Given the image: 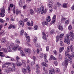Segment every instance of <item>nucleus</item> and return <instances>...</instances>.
Listing matches in <instances>:
<instances>
[{
  "label": "nucleus",
  "instance_id": "obj_64",
  "mask_svg": "<svg viewBox=\"0 0 74 74\" xmlns=\"http://www.w3.org/2000/svg\"><path fill=\"white\" fill-rule=\"evenodd\" d=\"M53 55H51L50 58V60H52V59H53Z\"/></svg>",
  "mask_w": 74,
  "mask_h": 74
},
{
  "label": "nucleus",
  "instance_id": "obj_29",
  "mask_svg": "<svg viewBox=\"0 0 74 74\" xmlns=\"http://www.w3.org/2000/svg\"><path fill=\"white\" fill-rule=\"evenodd\" d=\"M4 52H0V56H1V57H4V55H3Z\"/></svg>",
  "mask_w": 74,
  "mask_h": 74
},
{
  "label": "nucleus",
  "instance_id": "obj_46",
  "mask_svg": "<svg viewBox=\"0 0 74 74\" xmlns=\"http://www.w3.org/2000/svg\"><path fill=\"white\" fill-rule=\"evenodd\" d=\"M67 19V18L63 17L61 19V21H65V20H66Z\"/></svg>",
  "mask_w": 74,
  "mask_h": 74
},
{
  "label": "nucleus",
  "instance_id": "obj_37",
  "mask_svg": "<svg viewBox=\"0 0 74 74\" xmlns=\"http://www.w3.org/2000/svg\"><path fill=\"white\" fill-rule=\"evenodd\" d=\"M58 7H60L61 6V4L59 2H57V3Z\"/></svg>",
  "mask_w": 74,
  "mask_h": 74
},
{
  "label": "nucleus",
  "instance_id": "obj_1",
  "mask_svg": "<svg viewBox=\"0 0 74 74\" xmlns=\"http://www.w3.org/2000/svg\"><path fill=\"white\" fill-rule=\"evenodd\" d=\"M70 51H71V52H73L74 51V47H73V46L72 45H71L70 47L68 46L67 47V51H65V56H66L70 59L69 61L71 62L72 61V58L71 57V56L68 54L69 52H70Z\"/></svg>",
  "mask_w": 74,
  "mask_h": 74
},
{
  "label": "nucleus",
  "instance_id": "obj_22",
  "mask_svg": "<svg viewBox=\"0 0 74 74\" xmlns=\"http://www.w3.org/2000/svg\"><path fill=\"white\" fill-rule=\"evenodd\" d=\"M3 51V52H7V49L5 48H2L0 50L1 51Z\"/></svg>",
  "mask_w": 74,
  "mask_h": 74
},
{
  "label": "nucleus",
  "instance_id": "obj_55",
  "mask_svg": "<svg viewBox=\"0 0 74 74\" xmlns=\"http://www.w3.org/2000/svg\"><path fill=\"white\" fill-rule=\"evenodd\" d=\"M56 71L57 73H59V71H60V70H59V69L58 68H56Z\"/></svg>",
  "mask_w": 74,
  "mask_h": 74
},
{
  "label": "nucleus",
  "instance_id": "obj_39",
  "mask_svg": "<svg viewBox=\"0 0 74 74\" xmlns=\"http://www.w3.org/2000/svg\"><path fill=\"white\" fill-rule=\"evenodd\" d=\"M63 6L64 8H67V4L64 3L63 5Z\"/></svg>",
  "mask_w": 74,
  "mask_h": 74
},
{
  "label": "nucleus",
  "instance_id": "obj_53",
  "mask_svg": "<svg viewBox=\"0 0 74 74\" xmlns=\"http://www.w3.org/2000/svg\"><path fill=\"white\" fill-rule=\"evenodd\" d=\"M44 24L45 25H48V23L47 21H45V22H44Z\"/></svg>",
  "mask_w": 74,
  "mask_h": 74
},
{
  "label": "nucleus",
  "instance_id": "obj_33",
  "mask_svg": "<svg viewBox=\"0 0 74 74\" xmlns=\"http://www.w3.org/2000/svg\"><path fill=\"white\" fill-rule=\"evenodd\" d=\"M40 69V66L38 64H37L36 65V70H39Z\"/></svg>",
  "mask_w": 74,
  "mask_h": 74
},
{
  "label": "nucleus",
  "instance_id": "obj_24",
  "mask_svg": "<svg viewBox=\"0 0 74 74\" xmlns=\"http://www.w3.org/2000/svg\"><path fill=\"white\" fill-rule=\"evenodd\" d=\"M18 4L19 5V6L20 7L22 6V1L21 0H20L19 2H18Z\"/></svg>",
  "mask_w": 74,
  "mask_h": 74
},
{
  "label": "nucleus",
  "instance_id": "obj_51",
  "mask_svg": "<svg viewBox=\"0 0 74 74\" xmlns=\"http://www.w3.org/2000/svg\"><path fill=\"white\" fill-rule=\"evenodd\" d=\"M65 23L66 25H68L69 23V20H67L65 21Z\"/></svg>",
  "mask_w": 74,
  "mask_h": 74
},
{
  "label": "nucleus",
  "instance_id": "obj_21",
  "mask_svg": "<svg viewBox=\"0 0 74 74\" xmlns=\"http://www.w3.org/2000/svg\"><path fill=\"white\" fill-rule=\"evenodd\" d=\"M7 49L8 51L9 52H11V51H12V50H11V48L10 46H8L7 47Z\"/></svg>",
  "mask_w": 74,
  "mask_h": 74
},
{
  "label": "nucleus",
  "instance_id": "obj_52",
  "mask_svg": "<svg viewBox=\"0 0 74 74\" xmlns=\"http://www.w3.org/2000/svg\"><path fill=\"white\" fill-rule=\"evenodd\" d=\"M47 54H44L43 56H44V58L45 59H46V58H47Z\"/></svg>",
  "mask_w": 74,
  "mask_h": 74
},
{
  "label": "nucleus",
  "instance_id": "obj_10",
  "mask_svg": "<svg viewBox=\"0 0 74 74\" xmlns=\"http://www.w3.org/2000/svg\"><path fill=\"white\" fill-rule=\"evenodd\" d=\"M6 44L7 45H8V46H10V47H12L14 46V43H11L10 44L8 42H7L6 43Z\"/></svg>",
  "mask_w": 74,
  "mask_h": 74
},
{
  "label": "nucleus",
  "instance_id": "obj_50",
  "mask_svg": "<svg viewBox=\"0 0 74 74\" xmlns=\"http://www.w3.org/2000/svg\"><path fill=\"white\" fill-rule=\"evenodd\" d=\"M1 42H2L3 43H4L5 42V39L3 38L1 40Z\"/></svg>",
  "mask_w": 74,
  "mask_h": 74
},
{
  "label": "nucleus",
  "instance_id": "obj_6",
  "mask_svg": "<svg viewBox=\"0 0 74 74\" xmlns=\"http://www.w3.org/2000/svg\"><path fill=\"white\" fill-rule=\"evenodd\" d=\"M69 34L71 38L73 39L72 40H73V39H74V33L73 34V31L72 30L69 32Z\"/></svg>",
  "mask_w": 74,
  "mask_h": 74
},
{
  "label": "nucleus",
  "instance_id": "obj_7",
  "mask_svg": "<svg viewBox=\"0 0 74 74\" xmlns=\"http://www.w3.org/2000/svg\"><path fill=\"white\" fill-rule=\"evenodd\" d=\"M41 9L42 10V14H45L46 13V12H47V9H45L44 10V6L42 5L41 6Z\"/></svg>",
  "mask_w": 74,
  "mask_h": 74
},
{
  "label": "nucleus",
  "instance_id": "obj_35",
  "mask_svg": "<svg viewBox=\"0 0 74 74\" xmlns=\"http://www.w3.org/2000/svg\"><path fill=\"white\" fill-rule=\"evenodd\" d=\"M20 53L22 56H25V53H24L23 50H21L20 51Z\"/></svg>",
  "mask_w": 74,
  "mask_h": 74
},
{
  "label": "nucleus",
  "instance_id": "obj_11",
  "mask_svg": "<svg viewBox=\"0 0 74 74\" xmlns=\"http://www.w3.org/2000/svg\"><path fill=\"white\" fill-rule=\"evenodd\" d=\"M23 66L25 67H27V69L28 70V73H30V67L29 66H26V64L25 63L23 64Z\"/></svg>",
  "mask_w": 74,
  "mask_h": 74
},
{
  "label": "nucleus",
  "instance_id": "obj_30",
  "mask_svg": "<svg viewBox=\"0 0 74 74\" xmlns=\"http://www.w3.org/2000/svg\"><path fill=\"white\" fill-rule=\"evenodd\" d=\"M47 6L49 8H51L52 7V5L51 4L49 3H48L47 4Z\"/></svg>",
  "mask_w": 74,
  "mask_h": 74
},
{
  "label": "nucleus",
  "instance_id": "obj_56",
  "mask_svg": "<svg viewBox=\"0 0 74 74\" xmlns=\"http://www.w3.org/2000/svg\"><path fill=\"white\" fill-rule=\"evenodd\" d=\"M12 65L13 66V69H15V64L14 63H12Z\"/></svg>",
  "mask_w": 74,
  "mask_h": 74
},
{
  "label": "nucleus",
  "instance_id": "obj_59",
  "mask_svg": "<svg viewBox=\"0 0 74 74\" xmlns=\"http://www.w3.org/2000/svg\"><path fill=\"white\" fill-rule=\"evenodd\" d=\"M42 56H43V53H41L40 54L39 57L42 58Z\"/></svg>",
  "mask_w": 74,
  "mask_h": 74
},
{
  "label": "nucleus",
  "instance_id": "obj_5",
  "mask_svg": "<svg viewBox=\"0 0 74 74\" xmlns=\"http://www.w3.org/2000/svg\"><path fill=\"white\" fill-rule=\"evenodd\" d=\"M5 12V9L4 7L2 8V9L1 10V12L0 13V16L1 17H4L5 16V14H4V13Z\"/></svg>",
  "mask_w": 74,
  "mask_h": 74
},
{
  "label": "nucleus",
  "instance_id": "obj_2",
  "mask_svg": "<svg viewBox=\"0 0 74 74\" xmlns=\"http://www.w3.org/2000/svg\"><path fill=\"white\" fill-rule=\"evenodd\" d=\"M6 65L8 66H9L10 65V62H6L4 64L2 65V68H4V67H7V70H5V72L6 73H9L10 72V71H13V69L11 68V67L6 66Z\"/></svg>",
  "mask_w": 74,
  "mask_h": 74
},
{
  "label": "nucleus",
  "instance_id": "obj_17",
  "mask_svg": "<svg viewBox=\"0 0 74 74\" xmlns=\"http://www.w3.org/2000/svg\"><path fill=\"white\" fill-rule=\"evenodd\" d=\"M16 64L17 66H21L22 65V63L20 62L17 61L16 63Z\"/></svg>",
  "mask_w": 74,
  "mask_h": 74
},
{
  "label": "nucleus",
  "instance_id": "obj_15",
  "mask_svg": "<svg viewBox=\"0 0 74 74\" xmlns=\"http://www.w3.org/2000/svg\"><path fill=\"white\" fill-rule=\"evenodd\" d=\"M31 51V50L29 48L26 49H25V52L26 53H28Z\"/></svg>",
  "mask_w": 74,
  "mask_h": 74
},
{
  "label": "nucleus",
  "instance_id": "obj_48",
  "mask_svg": "<svg viewBox=\"0 0 74 74\" xmlns=\"http://www.w3.org/2000/svg\"><path fill=\"white\" fill-rule=\"evenodd\" d=\"M48 2L50 3H51V4H53V2L52 0H49L48 1Z\"/></svg>",
  "mask_w": 74,
  "mask_h": 74
},
{
  "label": "nucleus",
  "instance_id": "obj_61",
  "mask_svg": "<svg viewBox=\"0 0 74 74\" xmlns=\"http://www.w3.org/2000/svg\"><path fill=\"white\" fill-rule=\"evenodd\" d=\"M56 41L57 42H58V41H59V37L58 36H56Z\"/></svg>",
  "mask_w": 74,
  "mask_h": 74
},
{
  "label": "nucleus",
  "instance_id": "obj_20",
  "mask_svg": "<svg viewBox=\"0 0 74 74\" xmlns=\"http://www.w3.org/2000/svg\"><path fill=\"white\" fill-rule=\"evenodd\" d=\"M64 49V47H60L59 49V52L60 53H62V51H63Z\"/></svg>",
  "mask_w": 74,
  "mask_h": 74
},
{
  "label": "nucleus",
  "instance_id": "obj_26",
  "mask_svg": "<svg viewBox=\"0 0 74 74\" xmlns=\"http://www.w3.org/2000/svg\"><path fill=\"white\" fill-rule=\"evenodd\" d=\"M30 13L32 15H33L34 14V12L33 9H31L30 10Z\"/></svg>",
  "mask_w": 74,
  "mask_h": 74
},
{
  "label": "nucleus",
  "instance_id": "obj_40",
  "mask_svg": "<svg viewBox=\"0 0 74 74\" xmlns=\"http://www.w3.org/2000/svg\"><path fill=\"white\" fill-rule=\"evenodd\" d=\"M49 51V47L48 46H47L46 48V51L47 52H48Z\"/></svg>",
  "mask_w": 74,
  "mask_h": 74
},
{
  "label": "nucleus",
  "instance_id": "obj_28",
  "mask_svg": "<svg viewBox=\"0 0 74 74\" xmlns=\"http://www.w3.org/2000/svg\"><path fill=\"white\" fill-rule=\"evenodd\" d=\"M35 45L36 47H38V48H39L40 47V43H35Z\"/></svg>",
  "mask_w": 74,
  "mask_h": 74
},
{
  "label": "nucleus",
  "instance_id": "obj_16",
  "mask_svg": "<svg viewBox=\"0 0 74 74\" xmlns=\"http://www.w3.org/2000/svg\"><path fill=\"white\" fill-rule=\"evenodd\" d=\"M27 24L28 26H32L33 25V21H32L31 22V24L30 23V22L29 21L27 22Z\"/></svg>",
  "mask_w": 74,
  "mask_h": 74
},
{
  "label": "nucleus",
  "instance_id": "obj_57",
  "mask_svg": "<svg viewBox=\"0 0 74 74\" xmlns=\"http://www.w3.org/2000/svg\"><path fill=\"white\" fill-rule=\"evenodd\" d=\"M71 55V57H72V58H74V52L72 53Z\"/></svg>",
  "mask_w": 74,
  "mask_h": 74
},
{
  "label": "nucleus",
  "instance_id": "obj_13",
  "mask_svg": "<svg viewBox=\"0 0 74 74\" xmlns=\"http://www.w3.org/2000/svg\"><path fill=\"white\" fill-rule=\"evenodd\" d=\"M18 25H19L20 27H23L24 25V23L23 21H20L19 22Z\"/></svg>",
  "mask_w": 74,
  "mask_h": 74
},
{
  "label": "nucleus",
  "instance_id": "obj_4",
  "mask_svg": "<svg viewBox=\"0 0 74 74\" xmlns=\"http://www.w3.org/2000/svg\"><path fill=\"white\" fill-rule=\"evenodd\" d=\"M23 33L25 35V37H26L27 39V41L29 42H30V37L28 36H27V33H26V32H24V31H23V29H22L20 31V34L21 35H23Z\"/></svg>",
  "mask_w": 74,
  "mask_h": 74
},
{
  "label": "nucleus",
  "instance_id": "obj_19",
  "mask_svg": "<svg viewBox=\"0 0 74 74\" xmlns=\"http://www.w3.org/2000/svg\"><path fill=\"white\" fill-rule=\"evenodd\" d=\"M63 37H64V34H60L59 36L60 40H62V38H63Z\"/></svg>",
  "mask_w": 74,
  "mask_h": 74
},
{
  "label": "nucleus",
  "instance_id": "obj_36",
  "mask_svg": "<svg viewBox=\"0 0 74 74\" xmlns=\"http://www.w3.org/2000/svg\"><path fill=\"white\" fill-rule=\"evenodd\" d=\"M15 42H16V43H17V44H19L20 43V41H19V40L18 39H16L15 40Z\"/></svg>",
  "mask_w": 74,
  "mask_h": 74
},
{
  "label": "nucleus",
  "instance_id": "obj_23",
  "mask_svg": "<svg viewBox=\"0 0 74 74\" xmlns=\"http://www.w3.org/2000/svg\"><path fill=\"white\" fill-rule=\"evenodd\" d=\"M41 64L42 66H44L45 67H47V66H48V64H46L45 62H42L41 63Z\"/></svg>",
  "mask_w": 74,
  "mask_h": 74
},
{
  "label": "nucleus",
  "instance_id": "obj_44",
  "mask_svg": "<svg viewBox=\"0 0 74 74\" xmlns=\"http://www.w3.org/2000/svg\"><path fill=\"white\" fill-rule=\"evenodd\" d=\"M35 64V61H32L31 62V64L32 66H33Z\"/></svg>",
  "mask_w": 74,
  "mask_h": 74
},
{
  "label": "nucleus",
  "instance_id": "obj_14",
  "mask_svg": "<svg viewBox=\"0 0 74 74\" xmlns=\"http://www.w3.org/2000/svg\"><path fill=\"white\" fill-rule=\"evenodd\" d=\"M42 34L43 35L42 38L44 40H46L47 39V37L46 36V35H45V34L44 32H43L42 33Z\"/></svg>",
  "mask_w": 74,
  "mask_h": 74
},
{
  "label": "nucleus",
  "instance_id": "obj_18",
  "mask_svg": "<svg viewBox=\"0 0 74 74\" xmlns=\"http://www.w3.org/2000/svg\"><path fill=\"white\" fill-rule=\"evenodd\" d=\"M37 11L39 13L41 12V14H42V10H41V6L40 7V8H38L37 9Z\"/></svg>",
  "mask_w": 74,
  "mask_h": 74
},
{
  "label": "nucleus",
  "instance_id": "obj_58",
  "mask_svg": "<svg viewBox=\"0 0 74 74\" xmlns=\"http://www.w3.org/2000/svg\"><path fill=\"white\" fill-rule=\"evenodd\" d=\"M55 22V20L54 19H53L51 22V24L52 25V23H53Z\"/></svg>",
  "mask_w": 74,
  "mask_h": 74
},
{
  "label": "nucleus",
  "instance_id": "obj_32",
  "mask_svg": "<svg viewBox=\"0 0 74 74\" xmlns=\"http://www.w3.org/2000/svg\"><path fill=\"white\" fill-rule=\"evenodd\" d=\"M47 22H50L51 21V18H50V16H49L47 18Z\"/></svg>",
  "mask_w": 74,
  "mask_h": 74
},
{
  "label": "nucleus",
  "instance_id": "obj_47",
  "mask_svg": "<svg viewBox=\"0 0 74 74\" xmlns=\"http://www.w3.org/2000/svg\"><path fill=\"white\" fill-rule=\"evenodd\" d=\"M36 50L34 49L32 51L33 54L34 55H35L36 54Z\"/></svg>",
  "mask_w": 74,
  "mask_h": 74
},
{
  "label": "nucleus",
  "instance_id": "obj_31",
  "mask_svg": "<svg viewBox=\"0 0 74 74\" xmlns=\"http://www.w3.org/2000/svg\"><path fill=\"white\" fill-rule=\"evenodd\" d=\"M58 28L60 30H63V27L61 25H59L58 27Z\"/></svg>",
  "mask_w": 74,
  "mask_h": 74
},
{
  "label": "nucleus",
  "instance_id": "obj_45",
  "mask_svg": "<svg viewBox=\"0 0 74 74\" xmlns=\"http://www.w3.org/2000/svg\"><path fill=\"white\" fill-rule=\"evenodd\" d=\"M54 31L53 30H51L50 32V34H53V33H54Z\"/></svg>",
  "mask_w": 74,
  "mask_h": 74
},
{
  "label": "nucleus",
  "instance_id": "obj_25",
  "mask_svg": "<svg viewBox=\"0 0 74 74\" xmlns=\"http://www.w3.org/2000/svg\"><path fill=\"white\" fill-rule=\"evenodd\" d=\"M21 70L22 72L23 73H26V71H27V70L25 68H22Z\"/></svg>",
  "mask_w": 74,
  "mask_h": 74
},
{
  "label": "nucleus",
  "instance_id": "obj_42",
  "mask_svg": "<svg viewBox=\"0 0 74 74\" xmlns=\"http://www.w3.org/2000/svg\"><path fill=\"white\" fill-rule=\"evenodd\" d=\"M37 40V38H35L33 39V41L34 42H36Z\"/></svg>",
  "mask_w": 74,
  "mask_h": 74
},
{
  "label": "nucleus",
  "instance_id": "obj_27",
  "mask_svg": "<svg viewBox=\"0 0 74 74\" xmlns=\"http://www.w3.org/2000/svg\"><path fill=\"white\" fill-rule=\"evenodd\" d=\"M16 14H21V11H19L18 10L16 9Z\"/></svg>",
  "mask_w": 74,
  "mask_h": 74
},
{
  "label": "nucleus",
  "instance_id": "obj_12",
  "mask_svg": "<svg viewBox=\"0 0 74 74\" xmlns=\"http://www.w3.org/2000/svg\"><path fill=\"white\" fill-rule=\"evenodd\" d=\"M51 70H49V72L50 74H53V73L55 74V70L53 68H51Z\"/></svg>",
  "mask_w": 74,
  "mask_h": 74
},
{
  "label": "nucleus",
  "instance_id": "obj_41",
  "mask_svg": "<svg viewBox=\"0 0 74 74\" xmlns=\"http://www.w3.org/2000/svg\"><path fill=\"white\" fill-rule=\"evenodd\" d=\"M53 63L56 66H58V62H57V61H54L53 62Z\"/></svg>",
  "mask_w": 74,
  "mask_h": 74
},
{
  "label": "nucleus",
  "instance_id": "obj_62",
  "mask_svg": "<svg viewBox=\"0 0 74 74\" xmlns=\"http://www.w3.org/2000/svg\"><path fill=\"white\" fill-rule=\"evenodd\" d=\"M12 28V25L10 24L8 27L9 29H11Z\"/></svg>",
  "mask_w": 74,
  "mask_h": 74
},
{
  "label": "nucleus",
  "instance_id": "obj_38",
  "mask_svg": "<svg viewBox=\"0 0 74 74\" xmlns=\"http://www.w3.org/2000/svg\"><path fill=\"white\" fill-rule=\"evenodd\" d=\"M34 30H37V28H38V26L37 25H35L34 27Z\"/></svg>",
  "mask_w": 74,
  "mask_h": 74
},
{
  "label": "nucleus",
  "instance_id": "obj_63",
  "mask_svg": "<svg viewBox=\"0 0 74 74\" xmlns=\"http://www.w3.org/2000/svg\"><path fill=\"white\" fill-rule=\"evenodd\" d=\"M0 21L1 23H4V20H3V19H0Z\"/></svg>",
  "mask_w": 74,
  "mask_h": 74
},
{
  "label": "nucleus",
  "instance_id": "obj_60",
  "mask_svg": "<svg viewBox=\"0 0 74 74\" xmlns=\"http://www.w3.org/2000/svg\"><path fill=\"white\" fill-rule=\"evenodd\" d=\"M16 60L17 61H18V60H19V59H20V58H19V57L18 56L16 57Z\"/></svg>",
  "mask_w": 74,
  "mask_h": 74
},
{
  "label": "nucleus",
  "instance_id": "obj_3",
  "mask_svg": "<svg viewBox=\"0 0 74 74\" xmlns=\"http://www.w3.org/2000/svg\"><path fill=\"white\" fill-rule=\"evenodd\" d=\"M65 59V60H64L62 63V65H63V66H64L65 67H67L68 65V64H69V61L70 63H71V62H72V61L70 62V59H69V58L68 57H66Z\"/></svg>",
  "mask_w": 74,
  "mask_h": 74
},
{
  "label": "nucleus",
  "instance_id": "obj_8",
  "mask_svg": "<svg viewBox=\"0 0 74 74\" xmlns=\"http://www.w3.org/2000/svg\"><path fill=\"white\" fill-rule=\"evenodd\" d=\"M19 46L18 45L16 44V45L15 46H14L13 47H12V49L13 51H16L17 49V48H18Z\"/></svg>",
  "mask_w": 74,
  "mask_h": 74
},
{
  "label": "nucleus",
  "instance_id": "obj_34",
  "mask_svg": "<svg viewBox=\"0 0 74 74\" xmlns=\"http://www.w3.org/2000/svg\"><path fill=\"white\" fill-rule=\"evenodd\" d=\"M58 58L59 60H61L62 59V55L60 54H59L58 56Z\"/></svg>",
  "mask_w": 74,
  "mask_h": 74
},
{
  "label": "nucleus",
  "instance_id": "obj_43",
  "mask_svg": "<svg viewBox=\"0 0 74 74\" xmlns=\"http://www.w3.org/2000/svg\"><path fill=\"white\" fill-rule=\"evenodd\" d=\"M72 29V27H71V25H69L68 27V29L69 30H71Z\"/></svg>",
  "mask_w": 74,
  "mask_h": 74
},
{
  "label": "nucleus",
  "instance_id": "obj_49",
  "mask_svg": "<svg viewBox=\"0 0 74 74\" xmlns=\"http://www.w3.org/2000/svg\"><path fill=\"white\" fill-rule=\"evenodd\" d=\"M60 45L61 46H63V45H64L63 42L62 41H60Z\"/></svg>",
  "mask_w": 74,
  "mask_h": 74
},
{
  "label": "nucleus",
  "instance_id": "obj_9",
  "mask_svg": "<svg viewBox=\"0 0 74 74\" xmlns=\"http://www.w3.org/2000/svg\"><path fill=\"white\" fill-rule=\"evenodd\" d=\"M64 42L65 43L67 44L68 45L70 44V41L69 40L65 38L64 39Z\"/></svg>",
  "mask_w": 74,
  "mask_h": 74
},
{
  "label": "nucleus",
  "instance_id": "obj_54",
  "mask_svg": "<svg viewBox=\"0 0 74 74\" xmlns=\"http://www.w3.org/2000/svg\"><path fill=\"white\" fill-rule=\"evenodd\" d=\"M66 36V38H68V39H69V38H70V36H69V34H67Z\"/></svg>",
  "mask_w": 74,
  "mask_h": 74
}]
</instances>
